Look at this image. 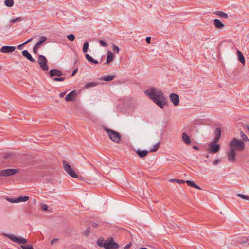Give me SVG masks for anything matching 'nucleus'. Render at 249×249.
I'll list each match as a JSON object with an SVG mask.
<instances>
[{
    "mask_svg": "<svg viewBox=\"0 0 249 249\" xmlns=\"http://www.w3.org/2000/svg\"><path fill=\"white\" fill-rule=\"evenodd\" d=\"M16 49L15 46H4L0 49V51L3 53H9L14 52Z\"/></svg>",
    "mask_w": 249,
    "mask_h": 249,
    "instance_id": "nucleus-14",
    "label": "nucleus"
},
{
    "mask_svg": "<svg viewBox=\"0 0 249 249\" xmlns=\"http://www.w3.org/2000/svg\"><path fill=\"white\" fill-rule=\"evenodd\" d=\"M237 53L238 55V60L239 61L241 62L242 64H245V60L244 57L242 53L240 51H237Z\"/></svg>",
    "mask_w": 249,
    "mask_h": 249,
    "instance_id": "nucleus-25",
    "label": "nucleus"
},
{
    "mask_svg": "<svg viewBox=\"0 0 249 249\" xmlns=\"http://www.w3.org/2000/svg\"><path fill=\"white\" fill-rule=\"evenodd\" d=\"M17 202L18 203L21 202H26L27 200H29V197L28 196H20L18 197H17Z\"/></svg>",
    "mask_w": 249,
    "mask_h": 249,
    "instance_id": "nucleus-22",
    "label": "nucleus"
},
{
    "mask_svg": "<svg viewBox=\"0 0 249 249\" xmlns=\"http://www.w3.org/2000/svg\"><path fill=\"white\" fill-rule=\"evenodd\" d=\"M48 73L51 77H53L54 76L61 77L63 75L62 72L61 71L56 69L51 70Z\"/></svg>",
    "mask_w": 249,
    "mask_h": 249,
    "instance_id": "nucleus-12",
    "label": "nucleus"
},
{
    "mask_svg": "<svg viewBox=\"0 0 249 249\" xmlns=\"http://www.w3.org/2000/svg\"><path fill=\"white\" fill-rule=\"evenodd\" d=\"M97 85V83L95 82H89L87 83L84 87L86 89H88L90 87H95Z\"/></svg>",
    "mask_w": 249,
    "mask_h": 249,
    "instance_id": "nucleus-29",
    "label": "nucleus"
},
{
    "mask_svg": "<svg viewBox=\"0 0 249 249\" xmlns=\"http://www.w3.org/2000/svg\"><path fill=\"white\" fill-rule=\"evenodd\" d=\"M47 38L44 36H42L39 38V41L34 46L33 52L35 54L38 53V49L41 47V45L47 40Z\"/></svg>",
    "mask_w": 249,
    "mask_h": 249,
    "instance_id": "nucleus-9",
    "label": "nucleus"
},
{
    "mask_svg": "<svg viewBox=\"0 0 249 249\" xmlns=\"http://www.w3.org/2000/svg\"><path fill=\"white\" fill-rule=\"evenodd\" d=\"M18 172V170L16 169H7L0 171V176L7 177L14 175Z\"/></svg>",
    "mask_w": 249,
    "mask_h": 249,
    "instance_id": "nucleus-6",
    "label": "nucleus"
},
{
    "mask_svg": "<svg viewBox=\"0 0 249 249\" xmlns=\"http://www.w3.org/2000/svg\"><path fill=\"white\" fill-rule=\"evenodd\" d=\"M97 245L101 247H104L105 248V242H104L103 240L99 239L97 241Z\"/></svg>",
    "mask_w": 249,
    "mask_h": 249,
    "instance_id": "nucleus-31",
    "label": "nucleus"
},
{
    "mask_svg": "<svg viewBox=\"0 0 249 249\" xmlns=\"http://www.w3.org/2000/svg\"><path fill=\"white\" fill-rule=\"evenodd\" d=\"M25 45V44L24 43H22L21 44H20V45H18V46H17V49H19V50H21L22 49L23 46Z\"/></svg>",
    "mask_w": 249,
    "mask_h": 249,
    "instance_id": "nucleus-48",
    "label": "nucleus"
},
{
    "mask_svg": "<svg viewBox=\"0 0 249 249\" xmlns=\"http://www.w3.org/2000/svg\"><path fill=\"white\" fill-rule=\"evenodd\" d=\"M11 203H18L17 198H12L8 199Z\"/></svg>",
    "mask_w": 249,
    "mask_h": 249,
    "instance_id": "nucleus-43",
    "label": "nucleus"
},
{
    "mask_svg": "<svg viewBox=\"0 0 249 249\" xmlns=\"http://www.w3.org/2000/svg\"><path fill=\"white\" fill-rule=\"evenodd\" d=\"M236 151L230 148V150L227 152V158L229 161L234 163L236 161Z\"/></svg>",
    "mask_w": 249,
    "mask_h": 249,
    "instance_id": "nucleus-8",
    "label": "nucleus"
},
{
    "mask_svg": "<svg viewBox=\"0 0 249 249\" xmlns=\"http://www.w3.org/2000/svg\"><path fill=\"white\" fill-rule=\"evenodd\" d=\"M103 129L107 133L109 138L114 142L118 143L120 142L121 136L119 133L107 127H103Z\"/></svg>",
    "mask_w": 249,
    "mask_h": 249,
    "instance_id": "nucleus-3",
    "label": "nucleus"
},
{
    "mask_svg": "<svg viewBox=\"0 0 249 249\" xmlns=\"http://www.w3.org/2000/svg\"><path fill=\"white\" fill-rule=\"evenodd\" d=\"M99 43L102 46L106 47L107 46V43L102 40H99Z\"/></svg>",
    "mask_w": 249,
    "mask_h": 249,
    "instance_id": "nucleus-42",
    "label": "nucleus"
},
{
    "mask_svg": "<svg viewBox=\"0 0 249 249\" xmlns=\"http://www.w3.org/2000/svg\"><path fill=\"white\" fill-rule=\"evenodd\" d=\"M114 58V55L113 53L110 51H108L107 52V57L106 59V63H109L113 61Z\"/></svg>",
    "mask_w": 249,
    "mask_h": 249,
    "instance_id": "nucleus-18",
    "label": "nucleus"
},
{
    "mask_svg": "<svg viewBox=\"0 0 249 249\" xmlns=\"http://www.w3.org/2000/svg\"><path fill=\"white\" fill-rule=\"evenodd\" d=\"M112 50L113 52L116 53H118L120 50L119 48L114 44H113L112 45Z\"/></svg>",
    "mask_w": 249,
    "mask_h": 249,
    "instance_id": "nucleus-38",
    "label": "nucleus"
},
{
    "mask_svg": "<svg viewBox=\"0 0 249 249\" xmlns=\"http://www.w3.org/2000/svg\"><path fill=\"white\" fill-rule=\"evenodd\" d=\"M92 226H93V227H94V228H96V227H97V226H98V224H97V223H93V224H92Z\"/></svg>",
    "mask_w": 249,
    "mask_h": 249,
    "instance_id": "nucleus-56",
    "label": "nucleus"
},
{
    "mask_svg": "<svg viewBox=\"0 0 249 249\" xmlns=\"http://www.w3.org/2000/svg\"><path fill=\"white\" fill-rule=\"evenodd\" d=\"M8 237L13 242L18 243V244H24L27 243V240L26 239L23 238L21 237H17L12 234L8 235Z\"/></svg>",
    "mask_w": 249,
    "mask_h": 249,
    "instance_id": "nucleus-7",
    "label": "nucleus"
},
{
    "mask_svg": "<svg viewBox=\"0 0 249 249\" xmlns=\"http://www.w3.org/2000/svg\"><path fill=\"white\" fill-rule=\"evenodd\" d=\"M169 97L174 106H178L179 104V98L178 94L172 93L170 94Z\"/></svg>",
    "mask_w": 249,
    "mask_h": 249,
    "instance_id": "nucleus-11",
    "label": "nucleus"
},
{
    "mask_svg": "<svg viewBox=\"0 0 249 249\" xmlns=\"http://www.w3.org/2000/svg\"><path fill=\"white\" fill-rule=\"evenodd\" d=\"M58 241V239H53L51 242V244L52 245H53L54 244L56 243V242H57Z\"/></svg>",
    "mask_w": 249,
    "mask_h": 249,
    "instance_id": "nucleus-47",
    "label": "nucleus"
},
{
    "mask_svg": "<svg viewBox=\"0 0 249 249\" xmlns=\"http://www.w3.org/2000/svg\"><path fill=\"white\" fill-rule=\"evenodd\" d=\"M159 147V142H158L157 144L154 145L153 148L150 150V152H154L157 150V149Z\"/></svg>",
    "mask_w": 249,
    "mask_h": 249,
    "instance_id": "nucleus-40",
    "label": "nucleus"
},
{
    "mask_svg": "<svg viewBox=\"0 0 249 249\" xmlns=\"http://www.w3.org/2000/svg\"><path fill=\"white\" fill-rule=\"evenodd\" d=\"M14 3L13 0H5L4 2L5 5L8 7L13 6Z\"/></svg>",
    "mask_w": 249,
    "mask_h": 249,
    "instance_id": "nucleus-28",
    "label": "nucleus"
},
{
    "mask_svg": "<svg viewBox=\"0 0 249 249\" xmlns=\"http://www.w3.org/2000/svg\"><path fill=\"white\" fill-rule=\"evenodd\" d=\"M145 41L146 42L149 44L150 43V42H151V37H147L145 39Z\"/></svg>",
    "mask_w": 249,
    "mask_h": 249,
    "instance_id": "nucleus-50",
    "label": "nucleus"
},
{
    "mask_svg": "<svg viewBox=\"0 0 249 249\" xmlns=\"http://www.w3.org/2000/svg\"><path fill=\"white\" fill-rule=\"evenodd\" d=\"M144 93L161 108L167 104V99L161 90L151 88L145 90Z\"/></svg>",
    "mask_w": 249,
    "mask_h": 249,
    "instance_id": "nucleus-1",
    "label": "nucleus"
},
{
    "mask_svg": "<svg viewBox=\"0 0 249 249\" xmlns=\"http://www.w3.org/2000/svg\"><path fill=\"white\" fill-rule=\"evenodd\" d=\"M220 137H219L218 136H215L214 140L212 142V143H215L217 142L219 140Z\"/></svg>",
    "mask_w": 249,
    "mask_h": 249,
    "instance_id": "nucleus-44",
    "label": "nucleus"
},
{
    "mask_svg": "<svg viewBox=\"0 0 249 249\" xmlns=\"http://www.w3.org/2000/svg\"><path fill=\"white\" fill-rule=\"evenodd\" d=\"M238 241L241 243L248 244V242H249V236L241 237L238 239Z\"/></svg>",
    "mask_w": 249,
    "mask_h": 249,
    "instance_id": "nucleus-27",
    "label": "nucleus"
},
{
    "mask_svg": "<svg viewBox=\"0 0 249 249\" xmlns=\"http://www.w3.org/2000/svg\"><path fill=\"white\" fill-rule=\"evenodd\" d=\"M86 58L87 59V60L91 63H92L95 64H98V61L96 60H94L93 59L92 57H91L88 54H85Z\"/></svg>",
    "mask_w": 249,
    "mask_h": 249,
    "instance_id": "nucleus-23",
    "label": "nucleus"
},
{
    "mask_svg": "<svg viewBox=\"0 0 249 249\" xmlns=\"http://www.w3.org/2000/svg\"><path fill=\"white\" fill-rule=\"evenodd\" d=\"M23 19H22V17H18V18H15V19H12L10 20V22L12 23H16L17 22L21 21Z\"/></svg>",
    "mask_w": 249,
    "mask_h": 249,
    "instance_id": "nucleus-33",
    "label": "nucleus"
},
{
    "mask_svg": "<svg viewBox=\"0 0 249 249\" xmlns=\"http://www.w3.org/2000/svg\"><path fill=\"white\" fill-rule=\"evenodd\" d=\"M63 168L66 173L73 178H78V175L71 168L69 163L67 161H63Z\"/></svg>",
    "mask_w": 249,
    "mask_h": 249,
    "instance_id": "nucleus-4",
    "label": "nucleus"
},
{
    "mask_svg": "<svg viewBox=\"0 0 249 249\" xmlns=\"http://www.w3.org/2000/svg\"><path fill=\"white\" fill-rule=\"evenodd\" d=\"M32 40V38H30L29 39H28V40H27L26 42H25L24 43H23L25 45L29 43V42H30Z\"/></svg>",
    "mask_w": 249,
    "mask_h": 249,
    "instance_id": "nucleus-54",
    "label": "nucleus"
},
{
    "mask_svg": "<svg viewBox=\"0 0 249 249\" xmlns=\"http://www.w3.org/2000/svg\"><path fill=\"white\" fill-rule=\"evenodd\" d=\"M66 94V92H61L59 94V97L60 98H63L65 95Z\"/></svg>",
    "mask_w": 249,
    "mask_h": 249,
    "instance_id": "nucleus-52",
    "label": "nucleus"
},
{
    "mask_svg": "<svg viewBox=\"0 0 249 249\" xmlns=\"http://www.w3.org/2000/svg\"><path fill=\"white\" fill-rule=\"evenodd\" d=\"M76 96V90H72L65 97V100L67 102L73 101Z\"/></svg>",
    "mask_w": 249,
    "mask_h": 249,
    "instance_id": "nucleus-15",
    "label": "nucleus"
},
{
    "mask_svg": "<svg viewBox=\"0 0 249 249\" xmlns=\"http://www.w3.org/2000/svg\"><path fill=\"white\" fill-rule=\"evenodd\" d=\"M67 38L70 41H73L75 39V36L73 34H70L67 36Z\"/></svg>",
    "mask_w": 249,
    "mask_h": 249,
    "instance_id": "nucleus-35",
    "label": "nucleus"
},
{
    "mask_svg": "<svg viewBox=\"0 0 249 249\" xmlns=\"http://www.w3.org/2000/svg\"><path fill=\"white\" fill-rule=\"evenodd\" d=\"M240 136L242 138L243 141L248 142L249 141L247 135L242 131H240Z\"/></svg>",
    "mask_w": 249,
    "mask_h": 249,
    "instance_id": "nucleus-30",
    "label": "nucleus"
},
{
    "mask_svg": "<svg viewBox=\"0 0 249 249\" xmlns=\"http://www.w3.org/2000/svg\"><path fill=\"white\" fill-rule=\"evenodd\" d=\"M140 249H148L145 248V247H142V248H140Z\"/></svg>",
    "mask_w": 249,
    "mask_h": 249,
    "instance_id": "nucleus-58",
    "label": "nucleus"
},
{
    "mask_svg": "<svg viewBox=\"0 0 249 249\" xmlns=\"http://www.w3.org/2000/svg\"><path fill=\"white\" fill-rule=\"evenodd\" d=\"M65 79V77H59L58 78L55 77L53 79L54 81H63Z\"/></svg>",
    "mask_w": 249,
    "mask_h": 249,
    "instance_id": "nucleus-39",
    "label": "nucleus"
},
{
    "mask_svg": "<svg viewBox=\"0 0 249 249\" xmlns=\"http://www.w3.org/2000/svg\"><path fill=\"white\" fill-rule=\"evenodd\" d=\"M215 14L225 19H227L228 18V15L222 11H217L215 13Z\"/></svg>",
    "mask_w": 249,
    "mask_h": 249,
    "instance_id": "nucleus-26",
    "label": "nucleus"
},
{
    "mask_svg": "<svg viewBox=\"0 0 249 249\" xmlns=\"http://www.w3.org/2000/svg\"><path fill=\"white\" fill-rule=\"evenodd\" d=\"M209 146L211 148L209 150L210 152L212 153H216L218 152L220 148V146L219 144H215L212 142L209 144Z\"/></svg>",
    "mask_w": 249,
    "mask_h": 249,
    "instance_id": "nucleus-13",
    "label": "nucleus"
},
{
    "mask_svg": "<svg viewBox=\"0 0 249 249\" xmlns=\"http://www.w3.org/2000/svg\"><path fill=\"white\" fill-rule=\"evenodd\" d=\"M37 61L42 70L44 71H48L49 70V66L47 65V59L44 55H39Z\"/></svg>",
    "mask_w": 249,
    "mask_h": 249,
    "instance_id": "nucleus-5",
    "label": "nucleus"
},
{
    "mask_svg": "<svg viewBox=\"0 0 249 249\" xmlns=\"http://www.w3.org/2000/svg\"><path fill=\"white\" fill-rule=\"evenodd\" d=\"M245 127L248 129V130L249 131V125H248L247 124H245V125H244V127Z\"/></svg>",
    "mask_w": 249,
    "mask_h": 249,
    "instance_id": "nucleus-57",
    "label": "nucleus"
},
{
    "mask_svg": "<svg viewBox=\"0 0 249 249\" xmlns=\"http://www.w3.org/2000/svg\"><path fill=\"white\" fill-rule=\"evenodd\" d=\"M89 229H87L84 232H83V234L85 236H88L89 234Z\"/></svg>",
    "mask_w": 249,
    "mask_h": 249,
    "instance_id": "nucleus-46",
    "label": "nucleus"
},
{
    "mask_svg": "<svg viewBox=\"0 0 249 249\" xmlns=\"http://www.w3.org/2000/svg\"><path fill=\"white\" fill-rule=\"evenodd\" d=\"M237 196L244 199L248 200H249V196H245L244 195L241 194H238Z\"/></svg>",
    "mask_w": 249,
    "mask_h": 249,
    "instance_id": "nucleus-36",
    "label": "nucleus"
},
{
    "mask_svg": "<svg viewBox=\"0 0 249 249\" xmlns=\"http://www.w3.org/2000/svg\"><path fill=\"white\" fill-rule=\"evenodd\" d=\"M247 246H249V242H248Z\"/></svg>",
    "mask_w": 249,
    "mask_h": 249,
    "instance_id": "nucleus-59",
    "label": "nucleus"
},
{
    "mask_svg": "<svg viewBox=\"0 0 249 249\" xmlns=\"http://www.w3.org/2000/svg\"><path fill=\"white\" fill-rule=\"evenodd\" d=\"M22 54L23 56L26 57L28 60L31 62H35V59L32 57L31 54L29 53L28 50H25L22 51Z\"/></svg>",
    "mask_w": 249,
    "mask_h": 249,
    "instance_id": "nucleus-16",
    "label": "nucleus"
},
{
    "mask_svg": "<svg viewBox=\"0 0 249 249\" xmlns=\"http://www.w3.org/2000/svg\"><path fill=\"white\" fill-rule=\"evenodd\" d=\"M213 24L218 29H220L224 27V24L219 19H215L213 20Z\"/></svg>",
    "mask_w": 249,
    "mask_h": 249,
    "instance_id": "nucleus-19",
    "label": "nucleus"
},
{
    "mask_svg": "<svg viewBox=\"0 0 249 249\" xmlns=\"http://www.w3.org/2000/svg\"><path fill=\"white\" fill-rule=\"evenodd\" d=\"M193 148L196 150H198L199 149V147L196 145L193 146Z\"/></svg>",
    "mask_w": 249,
    "mask_h": 249,
    "instance_id": "nucleus-55",
    "label": "nucleus"
},
{
    "mask_svg": "<svg viewBox=\"0 0 249 249\" xmlns=\"http://www.w3.org/2000/svg\"><path fill=\"white\" fill-rule=\"evenodd\" d=\"M220 160H216L213 161V164L214 165H216L218 163H219Z\"/></svg>",
    "mask_w": 249,
    "mask_h": 249,
    "instance_id": "nucleus-51",
    "label": "nucleus"
},
{
    "mask_svg": "<svg viewBox=\"0 0 249 249\" xmlns=\"http://www.w3.org/2000/svg\"><path fill=\"white\" fill-rule=\"evenodd\" d=\"M21 247L23 249H34L31 245H22Z\"/></svg>",
    "mask_w": 249,
    "mask_h": 249,
    "instance_id": "nucleus-41",
    "label": "nucleus"
},
{
    "mask_svg": "<svg viewBox=\"0 0 249 249\" xmlns=\"http://www.w3.org/2000/svg\"><path fill=\"white\" fill-rule=\"evenodd\" d=\"M229 147L235 151L241 152L244 150L245 144L242 140L234 138L230 142Z\"/></svg>",
    "mask_w": 249,
    "mask_h": 249,
    "instance_id": "nucleus-2",
    "label": "nucleus"
},
{
    "mask_svg": "<svg viewBox=\"0 0 249 249\" xmlns=\"http://www.w3.org/2000/svg\"><path fill=\"white\" fill-rule=\"evenodd\" d=\"M105 245L106 249H116L119 248L118 244L115 243L112 238L109 242L106 241Z\"/></svg>",
    "mask_w": 249,
    "mask_h": 249,
    "instance_id": "nucleus-10",
    "label": "nucleus"
},
{
    "mask_svg": "<svg viewBox=\"0 0 249 249\" xmlns=\"http://www.w3.org/2000/svg\"><path fill=\"white\" fill-rule=\"evenodd\" d=\"M77 71H78V68L75 69L72 71L71 76H73L74 75H75V74L77 73Z\"/></svg>",
    "mask_w": 249,
    "mask_h": 249,
    "instance_id": "nucleus-49",
    "label": "nucleus"
},
{
    "mask_svg": "<svg viewBox=\"0 0 249 249\" xmlns=\"http://www.w3.org/2000/svg\"><path fill=\"white\" fill-rule=\"evenodd\" d=\"M221 134V130L220 128H216L215 130V136L220 137Z\"/></svg>",
    "mask_w": 249,
    "mask_h": 249,
    "instance_id": "nucleus-37",
    "label": "nucleus"
},
{
    "mask_svg": "<svg viewBox=\"0 0 249 249\" xmlns=\"http://www.w3.org/2000/svg\"><path fill=\"white\" fill-rule=\"evenodd\" d=\"M136 153L139 155L140 157L144 158L147 155L148 151L147 150H137L136 151Z\"/></svg>",
    "mask_w": 249,
    "mask_h": 249,
    "instance_id": "nucleus-20",
    "label": "nucleus"
},
{
    "mask_svg": "<svg viewBox=\"0 0 249 249\" xmlns=\"http://www.w3.org/2000/svg\"><path fill=\"white\" fill-rule=\"evenodd\" d=\"M115 78V76L114 75H109L100 78V80H103L105 81H110L113 80Z\"/></svg>",
    "mask_w": 249,
    "mask_h": 249,
    "instance_id": "nucleus-24",
    "label": "nucleus"
},
{
    "mask_svg": "<svg viewBox=\"0 0 249 249\" xmlns=\"http://www.w3.org/2000/svg\"><path fill=\"white\" fill-rule=\"evenodd\" d=\"M170 182H175L178 184H183L185 182V181L183 180L178 179H172L170 180Z\"/></svg>",
    "mask_w": 249,
    "mask_h": 249,
    "instance_id": "nucleus-32",
    "label": "nucleus"
},
{
    "mask_svg": "<svg viewBox=\"0 0 249 249\" xmlns=\"http://www.w3.org/2000/svg\"><path fill=\"white\" fill-rule=\"evenodd\" d=\"M185 182L187 184L188 186H190V187H194L196 189H199V190H201V188L198 186L195 183V182L192 181H190V180H187L185 181Z\"/></svg>",
    "mask_w": 249,
    "mask_h": 249,
    "instance_id": "nucleus-21",
    "label": "nucleus"
},
{
    "mask_svg": "<svg viewBox=\"0 0 249 249\" xmlns=\"http://www.w3.org/2000/svg\"><path fill=\"white\" fill-rule=\"evenodd\" d=\"M89 48V43L86 42L84 43L83 46V51L84 53H86L88 51Z\"/></svg>",
    "mask_w": 249,
    "mask_h": 249,
    "instance_id": "nucleus-34",
    "label": "nucleus"
},
{
    "mask_svg": "<svg viewBox=\"0 0 249 249\" xmlns=\"http://www.w3.org/2000/svg\"><path fill=\"white\" fill-rule=\"evenodd\" d=\"M42 210L43 211H47L48 209V206L46 204H43L41 206Z\"/></svg>",
    "mask_w": 249,
    "mask_h": 249,
    "instance_id": "nucleus-45",
    "label": "nucleus"
},
{
    "mask_svg": "<svg viewBox=\"0 0 249 249\" xmlns=\"http://www.w3.org/2000/svg\"><path fill=\"white\" fill-rule=\"evenodd\" d=\"M131 246V244H128L127 245H126L124 247V249H129Z\"/></svg>",
    "mask_w": 249,
    "mask_h": 249,
    "instance_id": "nucleus-53",
    "label": "nucleus"
},
{
    "mask_svg": "<svg viewBox=\"0 0 249 249\" xmlns=\"http://www.w3.org/2000/svg\"><path fill=\"white\" fill-rule=\"evenodd\" d=\"M182 139L183 142L186 144L189 145L191 143L189 135L185 132L183 133L182 135Z\"/></svg>",
    "mask_w": 249,
    "mask_h": 249,
    "instance_id": "nucleus-17",
    "label": "nucleus"
}]
</instances>
